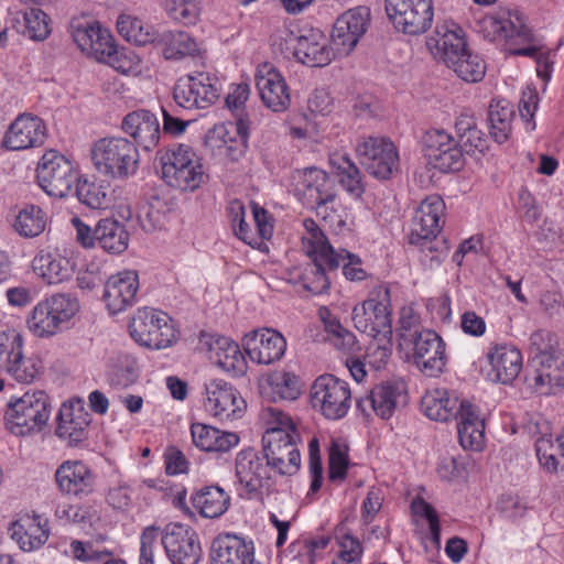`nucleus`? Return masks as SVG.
Masks as SVG:
<instances>
[{"label": "nucleus", "instance_id": "nucleus-58", "mask_svg": "<svg viewBox=\"0 0 564 564\" xmlns=\"http://www.w3.org/2000/svg\"><path fill=\"white\" fill-rule=\"evenodd\" d=\"M102 28L96 21H73L70 24V33L74 42L82 52L89 55L94 48L96 36L100 33Z\"/></svg>", "mask_w": 564, "mask_h": 564}, {"label": "nucleus", "instance_id": "nucleus-27", "mask_svg": "<svg viewBox=\"0 0 564 564\" xmlns=\"http://www.w3.org/2000/svg\"><path fill=\"white\" fill-rule=\"evenodd\" d=\"M122 131L133 139V143L145 151L154 149L160 141V123L156 116L147 109L127 113L121 122Z\"/></svg>", "mask_w": 564, "mask_h": 564}, {"label": "nucleus", "instance_id": "nucleus-38", "mask_svg": "<svg viewBox=\"0 0 564 564\" xmlns=\"http://www.w3.org/2000/svg\"><path fill=\"white\" fill-rule=\"evenodd\" d=\"M33 269L48 284H58L72 276L74 262L57 252L41 251L33 260Z\"/></svg>", "mask_w": 564, "mask_h": 564}, {"label": "nucleus", "instance_id": "nucleus-39", "mask_svg": "<svg viewBox=\"0 0 564 564\" xmlns=\"http://www.w3.org/2000/svg\"><path fill=\"white\" fill-rule=\"evenodd\" d=\"M11 26L18 33L33 41H44L51 30L48 26V17L40 8H29L24 11H18L11 18Z\"/></svg>", "mask_w": 564, "mask_h": 564}, {"label": "nucleus", "instance_id": "nucleus-6", "mask_svg": "<svg viewBox=\"0 0 564 564\" xmlns=\"http://www.w3.org/2000/svg\"><path fill=\"white\" fill-rule=\"evenodd\" d=\"M78 311L76 299L54 294L39 302L28 319L29 329L39 337L56 334Z\"/></svg>", "mask_w": 564, "mask_h": 564}, {"label": "nucleus", "instance_id": "nucleus-63", "mask_svg": "<svg viewBox=\"0 0 564 564\" xmlns=\"http://www.w3.org/2000/svg\"><path fill=\"white\" fill-rule=\"evenodd\" d=\"M250 88L248 84L236 85L226 96L225 102L227 108L232 112L235 122L242 119L249 123L247 113L245 112V104L248 100Z\"/></svg>", "mask_w": 564, "mask_h": 564}, {"label": "nucleus", "instance_id": "nucleus-40", "mask_svg": "<svg viewBox=\"0 0 564 564\" xmlns=\"http://www.w3.org/2000/svg\"><path fill=\"white\" fill-rule=\"evenodd\" d=\"M96 245L110 253H122L128 248L129 235L124 226L116 219L105 218L95 227Z\"/></svg>", "mask_w": 564, "mask_h": 564}, {"label": "nucleus", "instance_id": "nucleus-57", "mask_svg": "<svg viewBox=\"0 0 564 564\" xmlns=\"http://www.w3.org/2000/svg\"><path fill=\"white\" fill-rule=\"evenodd\" d=\"M369 20L370 10L367 7L360 6L343 13L336 20V23L341 30H346V32H349L351 35L361 37L368 29Z\"/></svg>", "mask_w": 564, "mask_h": 564}, {"label": "nucleus", "instance_id": "nucleus-64", "mask_svg": "<svg viewBox=\"0 0 564 564\" xmlns=\"http://www.w3.org/2000/svg\"><path fill=\"white\" fill-rule=\"evenodd\" d=\"M360 37L351 35L346 30H341L335 22L330 40V48L334 57L347 56L356 47Z\"/></svg>", "mask_w": 564, "mask_h": 564}, {"label": "nucleus", "instance_id": "nucleus-28", "mask_svg": "<svg viewBox=\"0 0 564 564\" xmlns=\"http://www.w3.org/2000/svg\"><path fill=\"white\" fill-rule=\"evenodd\" d=\"M89 423L90 415L85 411L80 400L64 403L57 415L55 433L69 445H77L87 438Z\"/></svg>", "mask_w": 564, "mask_h": 564}, {"label": "nucleus", "instance_id": "nucleus-53", "mask_svg": "<svg viewBox=\"0 0 564 564\" xmlns=\"http://www.w3.org/2000/svg\"><path fill=\"white\" fill-rule=\"evenodd\" d=\"M23 351V337L15 328L0 330V372H6L10 366L20 360Z\"/></svg>", "mask_w": 564, "mask_h": 564}, {"label": "nucleus", "instance_id": "nucleus-26", "mask_svg": "<svg viewBox=\"0 0 564 564\" xmlns=\"http://www.w3.org/2000/svg\"><path fill=\"white\" fill-rule=\"evenodd\" d=\"M256 86L263 104L275 112L284 111L290 105V94L282 75L265 63L258 67Z\"/></svg>", "mask_w": 564, "mask_h": 564}, {"label": "nucleus", "instance_id": "nucleus-24", "mask_svg": "<svg viewBox=\"0 0 564 564\" xmlns=\"http://www.w3.org/2000/svg\"><path fill=\"white\" fill-rule=\"evenodd\" d=\"M55 482L61 494L82 498L93 492L95 476L83 462L65 460L55 471Z\"/></svg>", "mask_w": 564, "mask_h": 564}, {"label": "nucleus", "instance_id": "nucleus-3", "mask_svg": "<svg viewBox=\"0 0 564 564\" xmlns=\"http://www.w3.org/2000/svg\"><path fill=\"white\" fill-rule=\"evenodd\" d=\"M51 415L48 395L42 391L25 392L8 403L4 421L8 430L19 436L40 432Z\"/></svg>", "mask_w": 564, "mask_h": 564}, {"label": "nucleus", "instance_id": "nucleus-29", "mask_svg": "<svg viewBox=\"0 0 564 564\" xmlns=\"http://www.w3.org/2000/svg\"><path fill=\"white\" fill-rule=\"evenodd\" d=\"M487 359L490 365L488 376L494 382L511 383L522 369V355L513 346L495 345L489 348Z\"/></svg>", "mask_w": 564, "mask_h": 564}, {"label": "nucleus", "instance_id": "nucleus-18", "mask_svg": "<svg viewBox=\"0 0 564 564\" xmlns=\"http://www.w3.org/2000/svg\"><path fill=\"white\" fill-rule=\"evenodd\" d=\"M205 410L220 420L240 416L246 406L234 386L223 379H212L205 383Z\"/></svg>", "mask_w": 564, "mask_h": 564}, {"label": "nucleus", "instance_id": "nucleus-37", "mask_svg": "<svg viewBox=\"0 0 564 564\" xmlns=\"http://www.w3.org/2000/svg\"><path fill=\"white\" fill-rule=\"evenodd\" d=\"M303 194L315 207L323 203H334L336 193L334 182L328 174L317 167H308L302 174Z\"/></svg>", "mask_w": 564, "mask_h": 564}, {"label": "nucleus", "instance_id": "nucleus-23", "mask_svg": "<svg viewBox=\"0 0 564 564\" xmlns=\"http://www.w3.org/2000/svg\"><path fill=\"white\" fill-rule=\"evenodd\" d=\"M494 32L506 41L507 51L511 55L529 57L536 55L538 47L532 44L533 35L522 14L510 13L508 19L495 21Z\"/></svg>", "mask_w": 564, "mask_h": 564}, {"label": "nucleus", "instance_id": "nucleus-41", "mask_svg": "<svg viewBox=\"0 0 564 564\" xmlns=\"http://www.w3.org/2000/svg\"><path fill=\"white\" fill-rule=\"evenodd\" d=\"M212 359L221 369L236 376L246 371V359L237 343L228 337H219L210 345Z\"/></svg>", "mask_w": 564, "mask_h": 564}, {"label": "nucleus", "instance_id": "nucleus-52", "mask_svg": "<svg viewBox=\"0 0 564 564\" xmlns=\"http://www.w3.org/2000/svg\"><path fill=\"white\" fill-rule=\"evenodd\" d=\"M46 227V215L37 206L31 205L18 214L14 228L20 236L33 238L41 235Z\"/></svg>", "mask_w": 564, "mask_h": 564}, {"label": "nucleus", "instance_id": "nucleus-48", "mask_svg": "<svg viewBox=\"0 0 564 564\" xmlns=\"http://www.w3.org/2000/svg\"><path fill=\"white\" fill-rule=\"evenodd\" d=\"M513 107L509 101L502 99L491 101L488 109V123L491 138L503 143L508 140L511 132V122L513 119Z\"/></svg>", "mask_w": 564, "mask_h": 564}, {"label": "nucleus", "instance_id": "nucleus-31", "mask_svg": "<svg viewBox=\"0 0 564 564\" xmlns=\"http://www.w3.org/2000/svg\"><path fill=\"white\" fill-rule=\"evenodd\" d=\"M292 48L294 57L311 67L326 66L335 58L327 39L319 31L311 30L307 34L295 37Z\"/></svg>", "mask_w": 564, "mask_h": 564}, {"label": "nucleus", "instance_id": "nucleus-14", "mask_svg": "<svg viewBox=\"0 0 564 564\" xmlns=\"http://www.w3.org/2000/svg\"><path fill=\"white\" fill-rule=\"evenodd\" d=\"M386 12L403 33H424L433 21L432 0H386Z\"/></svg>", "mask_w": 564, "mask_h": 564}, {"label": "nucleus", "instance_id": "nucleus-47", "mask_svg": "<svg viewBox=\"0 0 564 564\" xmlns=\"http://www.w3.org/2000/svg\"><path fill=\"white\" fill-rule=\"evenodd\" d=\"M329 163L339 176V182L345 191L355 198H360L365 192L361 174L357 165L344 154H334Z\"/></svg>", "mask_w": 564, "mask_h": 564}, {"label": "nucleus", "instance_id": "nucleus-45", "mask_svg": "<svg viewBox=\"0 0 564 564\" xmlns=\"http://www.w3.org/2000/svg\"><path fill=\"white\" fill-rule=\"evenodd\" d=\"M158 42L162 45V53L166 59L178 61L187 56H195L199 52L196 40L183 31H164Z\"/></svg>", "mask_w": 564, "mask_h": 564}, {"label": "nucleus", "instance_id": "nucleus-17", "mask_svg": "<svg viewBox=\"0 0 564 564\" xmlns=\"http://www.w3.org/2000/svg\"><path fill=\"white\" fill-rule=\"evenodd\" d=\"M406 404L403 382L387 381L376 386L365 398L357 400V409L365 417L375 413L382 420L390 419L399 406Z\"/></svg>", "mask_w": 564, "mask_h": 564}, {"label": "nucleus", "instance_id": "nucleus-51", "mask_svg": "<svg viewBox=\"0 0 564 564\" xmlns=\"http://www.w3.org/2000/svg\"><path fill=\"white\" fill-rule=\"evenodd\" d=\"M117 30L128 42L145 45L156 39L150 32V26L142 20L129 13H122L117 20Z\"/></svg>", "mask_w": 564, "mask_h": 564}, {"label": "nucleus", "instance_id": "nucleus-22", "mask_svg": "<svg viewBox=\"0 0 564 564\" xmlns=\"http://www.w3.org/2000/svg\"><path fill=\"white\" fill-rule=\"evenodd\" d=\"M45 139L44 121L37 116L22 113L9 126L2 143L8 150L20 151L41 147Z\"/></svg>", "mask_w": 564, "mask_h": 564}, {"label": "nucleus", "instance_id": "nucleus-42", "mask_svg": "<svg viewBox=\"0 0 564 564\" xmlns=\"http://www.w3.org/2000/svg\"><path fill=\"white\" fill-rule=\"evenodd\" d=\"M455 131L463 155L464 153L469 155L484 154L488 149V140L485 133L477 128L471 116L462 115L455 122Z\"/></svg>", "mask_w": 564, "mask_h": 564}, {"label": "nucleus", "instance_id": "nucleus-15", "mask_svg": "<svg viewBox=\"0 0 564 564\" xmlns=\"http://www.w3.org/2000/svg\"><path fill=\"white\" fill-rule=\"evenodd\" d=\"M161 543L172 564H198L202 558L198 534L187 524L169 523Z\"/></svg>", "mask_w": 564, "mask_h": 564}, {"label": "nucleus", "instance_id": "nucleus-44", "mask_svg": "<svg viewBox=\"0 0 564 564\" xmlns=\"http://www.w3.org/2000/svg\"><path fill=\"white\" fill-rule=\"evenodd\" d=\"M459 399L449 395L446 390L435 389L422 398V406L427 417L434 421L446 422L457 416Z\"/></svg>", "mask_w": 564, "mask_h": 564}, {"label": "nucleus", "instance_id": "nucleus-12", "mask_svg": "<svg viewBox=\"0 0 564 564\" xmlns=\"http://www.w3.org/2000/svg\"><path fill=\"white\" fill-rule=\"evenodd\" d=\"M403 343L410 344L415 366L427 377H437L446 365L445 343L431 329L415 330L404 334Z\"/></svg>", "mask_w": 564, "mask_h": 564}, {"label": "nucleus", "instance_id": "nucleus-1", "mask_svg": "<svg viewBox=\"0 0 564 564\" xmlns=\"http://www.w3.org/2000/svg\"><path fill=\"white\" fill-rule=\"evenodd\" d=\"M426 46L435 58L444 62L463 80L477 83L484 78L485 62L467 47L463 29L454 22L437 25Z\"/></svg>", "mask_w": 564, "mask_h": 564}, {"label": "nucleus", "instance_id": "nucleus-54", "mask_svg": "<svg viewBox=\"0 0 564 564\" xmlns=\"http://www.w3.org/2000/svg\"><path fill=\"white\" fill-rule=\"evenodd\" d=\"M75 195L77 199L91 209H100L108 206L109 199L101 185L79 180L75 183Z\"/></svg>", "mask_w": 564, "mask_h": 564}, {"label": "nucleus", "instance_id": "nucleus-19", "mask_svg": "<svg viewBox=\"0 0 564 564\" xmlns=\"http://www.w3.org/2000/svg\"><path fill=\"white\" fill-rule=\"evenodd\" d=\"M426 156L443 173L457 172L464 166L462 149L444 130L429 131L424 137Z\"/></svg>", "mask_w": 564, "mask_h": 564}, {"label": "nucleus", "instance_id": "nucleus-50", "mask_svg": "<svg viewBox=\"0 0 564 564\" xmlns=\"http://www.w3.org/2000/svg\"><path fill=\"white\" fill-rule=\"evenodd\" d=\"M234 126L237 133V137L235 138H226L228 131L225 126L216 128L215 132L218 138L223 140L226 156L231 161L237 162L245 155L248 148L249 123L239 119Z\"/></svg>", "mask_w": 564, "mask_h": 564}, {"label": "nucleus", "instance_id": "nucleus-61", "mask_svg": "<svg viewBox=\"0 0 564 564\" xmlns=\"http://www.w3.org/2000/svg\"><path fill=\"white\" fill-rule=\"evenodd\" d=\"M270 384L281 400L293 401L300 394L297 378L289 372L275 375L270 379Z\"/></svg>", "mask_w": 564, "mask_h": 564}, {"label": "nucleus", "instance_id": "nucleus-11", "mask_svg": "<svg viewBox=\"0 0 564 564\" xmlns=\"http://www.w3.org/2000/svg\"><path fill=\"white\" fill-rule=\"evenodd\" d=\"M220 96L219 80L208 73H196L180 78L173 90L177 106L184 109H206Z\"/></svg>", "mask_w": 564, "mask_h": 564}, {"label": "nucleus", "instance_id": "nucleus-4", "mask_svg": "<svg viewBox=\"0 0 564 564\" xmlns=\"http://www.w3.org/2000/svg\"><path fill=\"white\" fill-rule=\"evenodd\" d=\"M163 181L180 191L193 192L205 180V172L195 152L187 145L180 144L160 156Z\"/></svg>", "mask_w": 564, "mask_h": 564}, {"label": "nucleus", "instance_id": "nucleus-25", "mask_svg": "<svg viewBox=\"0 0 564 564\" xmlns=\"http://www.w3.org/2000/svg\"><path fill=\"white\" fill-rule=\"evenodd\" d=\"M139 276L135 271L126 270L111 275L105 283L104 301L111 314H118L135 302Z\"/></svg>", "mask_w": 564, "mask_h": 564}, {"label": "nucleus", "instance_id": "nucleus-32", "mask_svg": "<svg viewBox=\"0 0 564 564\" xmlns=\"http://www.w3.org/2000/svg\"><path fill=\"white\" fill-rule=\"evenodd\" d=\"M532 362L536 367L533 377V388L536 392L552 394L564 387V358L560 352L532 357Z\"/></svg>", "mask_w": 564, "mask_h": 564}, {"label": "nucleus", "instance_id": "nucleus-16", "mask_svg": "<svg viewBox=\"0 0 564 564\" xmlns=\"http://www.w3.org/2000/svg\"><path fill=\"white\" fill-rule=\"evenodd\" d=\"M445 204L441 196L430 195L417 207L409 235V243L419 246L422 251L429 249L431 241L442 229Z\"/></svg>", "mask_w": 564, "mask_h": 564}, {"label": "nucleus", "instance_id": "nucleus-20", "mask_svg": "<svg viewBox=\"0 0 564 564\" xmlns=\"http://www.w3.org/2000/svg\"><path fill=\"white\" fill-rule=\"evenodd\" d=\"M242 346L253 362L270 365L284 356L286 340L273 328H261L245 335Z\"/></svg>", "mask_w": 564, "mask_h": 564}, {"label": "nucleus", "instance_id": "nucleus-7", "mask_svg": "<svg viewBox=\"0 0 564 564\" xmlns=\"http://www.w3.org/2000/svg\"><path fill=\"white\" fill-rule=\"evenodd\" d=\"M355 327L369 337L392 336L390 290L379 288L361 305L352 310Z\"/></svg>", "mask_w": 564, "mask_h": 564}, {"label": "nucleus", "instance_id": "nucleus-59", "mask_svg": "<svg viewBox=\"0 0 564 564\" xmlns=\"http://www.w3.org/2000/svg\"><path fill=\"white\" fill-rule=\"evenodd\" d=\"M535 452L540 464L549 471H556L564 468V456L556 451V441L551 436H541L535 442Z\"/></svg>", "mask_w": 564, "mask_h": 564}, {"label": "nucleus", "instance_id": "nucleus-9", "mask_svg": "<svg viewBox=\"0 0 564 564\" xmlns=\"http://www.w3.org/2000/svg\"><path fill=\"white\" fill-rule=\"evenodd\" d=\"M36 178L40 187L51 197L63 198L78 181L73 164L56 151H47L41 158Z\"/></svg>", "mask_w": 564, "mask_h": 564}, {"label": "nucleus", "instance_id": "nucleus-13", "mask_svg": "<svg viewBox=\"0 0 564 564\" xmlns=\"http://www.w3.org/2000/svg\"><path fill=\"white\" fill-rule=\"evenodd\" d=\"M360 164L378 180H388L399 166L395 145L386 138L368 137L356 147Z\"/></svg>", "mask_w": 564, "mask_h": 564}, {"label": "nucleus", "instance_id": "nucleus-35", "mask_svg": "<svg viewBox=\"0 0 564 564\" xmlns=\"http://www.w3.org/2000/svg\"><path fill=\"white\" fill-rule=\"evenodd\" d=\"M254 558L253 546L235 534L218 535L212 543V564H246Z\"/></svg>", "mask_w": 564, "mask_h": 564}, {"label": "nucleus", "instance_id": "nucleus-62", "mask_svg": "<svg viewBox=\"0 0 564 564\" xmlns=\"http://www.w3.org/2000/svg\"><path fill=\"white\" fill-rule=\"evenodd\" d=\"M372 341L367 348V358L370 365L375 368L380 369L383 367L391 356V340L392 336H378L371 337Z\"/></svg>", "mask_w": 564, "mask_h": 564}, {"label": "nucleus", "instance_id": "nucleus-36", "mask_svg": "<svg viewBox=\"0 0 564 564\" xmlns=\"http://www.w3.org/2000/svg\"><path fill=\"white\" fill-rule=\"evenodd\" d=\"M191 434L193 444L205 452L227 453L240 441L234 432L221 431L203 423H193Z\"/></svg>", "mask_w": 564, "mask_h": 564}, {"label": "nucleus", "instance_id": "nucleus-33", "mask_svg": "<svg viewBox=\"0 0 564 564\" xmlns=\"http://www.w3.org/2000/svg\"><path fill=\"white\" fill-rule=\"evenodd\" d=\"M457 432L460 445L465 449L479 451L484 444V420L477 408L467 400H459L457 406Z\"/></svg>", "mask_w": 564, "mask_h": 564}, {"label": "nucleus", "instance_id": "nucleus-10", "mask_svg": "<svg viewBox=\"0 0 564 564\" xmlns=\"http://www.w3.org/2000/svg\"><path fill=\"white\" fill-rule=\"evenodd\" d=\"M300 434H283L281 431H265L262 436V449L270 469L280 475L292 476L301 466L297 447Z\"/></svg>", "mask_w": 564, "mask_h": 564}, {"label": "nucleus", "instance_id": "nucleus-60", "mask_svg": "<svg viewBox=\"0 0 564 564\" xmlns=\"http://www.w3.org/2000/svg\"><path fill=\"white\" fill-rule=\"evenodd\" d=\"M267 422L265 431H281L283 434H300L296 422L284 411L276 406H269L263 411Z\"/></svg>", "mask_w": 564, "mask_h": 564}, {"label": "nucleus", "instance_id": "nucleus-2", "mask_svg": "<svg viewBox=\"0 0 564 564\" xmlns=\"http://www.w3.org/2000/svg\"><path fill=\"white\" fill-rule=\"evenodd\" d=\"M91 159L100 174L116 180L134 175L140 162L138 147L123 137L98 140L91 148Z\"/></svg>", "mask_w": 564, "mask_h": 564}, {"label": "nucleus", "instance_id": "nucleus-8", "mask_svg": "<svg viewBox=\"0 0 564 564\" xmlns=\"http://www.w3.org/2000/svg\"><path fill=\"white\" fill-rule=\"evenodd\" d=\"M311 403L327 420H340L350 409L349 386L333 375L321 376L311 388Z\"/></svg>", "mask_w": 564, "mask_h": 564}, {"label": "nucleus", "instance_id": "nucleus-5", "mask_svg": "<svg viewBox=\"0 0 564 564\" xmlns=\"http://www.w3.org/2000/svg\"><path fill=\"white\" fill-rule=\"evenodd\" d=\"M131 337L141 346L163 349L176 340L171 317L154 308H139L129 324Z\"/></svg>", "mask_w": 564, "mask_h": 564}, {"label": "nucleus", "instance_id": "nucleus-21", "mask_svg": "<svg viewBox=\"0 0 564 564\" xmlns=\"http://www.w3.org/2000/svg\"><path fill=\"white\" fill-rule=\"evenodd\" d=\"M268 462L263 463L253 448L240 451L236 456L235 473L243 494L241 497L252 499L263 487L264 481L270 478Z\"/></svg>", "mask_w": 564, "mask_h": 564}, {"label": "nucleus", "instance_id": "nucleus-30", "mask_svg": "<svg viewBox=\"0 0 564 564\" xmlns=\"http://www.w3.org/2000/svg\"><path fill=\"white\" fill-rule=\"evenodd\" d=\"M313 261L308 263L302 275L303 288L313 295L325 293L330 286L329 274L339 268V256L335 252L310 253Z\"/></svg>", "mask_w": 564, "mask_h": 564}, {"label": "nucleus", "instance_id": "nucleus-49", "mask_svg": "<svg viewBox=\"0 0 564 564\" xmlns=\"http://www.w3.org/2000/svg\"><path fill=\"white\" fill-rule=\"evenodd\" d=\"M318 315L332 344L344 352L355 351L357 347L356 336L345 328L327 307H321Z\"/></svg>", "mask_w": 564, "mask_h": 564}, {"label": "nucleus", "instance_id": "nucleus-55", "mask_svg": "<svg viewBox=\"0 0 564 564\" xmlns=\"http://www.w3.org/2000/svg\"><path fill=\"white\" fill-rule=\"evenodd\" d=\"M165 10L174 21L193 25L199 19L200 4L198 0H165Z\"/></svg>", "mask_w": 564, "mask_h": 564}, {"label": "nucleus", "instance_id": "nucleus-43", "mask_svg": "<svg viewBox=\"0 0 564 564\" xmlns=\"http://www.w3.org/2000/svg\"><path fill=\"white\" fill-rule=\"evenodd\" d=\"M192 502L204 518L214 519L227 511L230 497L218 486H206L192 497Z\"/></svg>", "mask_w": 564, "mask_h": 564}, {"label": "nucleus", "instance_id": "nucleus-56", "mask_svg": "<svg viewBox=\"0 0 564 564\" xmlns=\"http://www.w3.org/2000/svg\"><path fill=\"white\" fill-rule=\"evenodd\" d=\"M42 361L34 356L25 357L24 352H20V360H17L4 372L21 383L33 382L42 372Z\"/></svg>", "mask_w": 564, "mask_h": 564}, {"label": "nucleus", "instance_id": "nucleus-34", "mask_svg": "<svg viewBox=\"0 0 564 564\" xmlns=\"http://www.w3.org/2000/svg\"><path fill=\"white\" fill-rule=\"evenodd\" d=\"M10 531L11 538L26 552L41 547L48 539L47 521L35 513L21 516Z\"/></svg>", "mask_w": 564, "mask_h": 564}, {"label": "nucleus", "instance_id": "nucleus-46", "mask_svg": "<svg viewBox=\"0 0 564 564\" xmlns=\"http://www.w3.org/2000/svg\"><path fill=\"white\" fill-rule=\"evenodd\" d=\"M89 56L112 66L121 73H127L131 68V63L123 52L117 50L112 35L106 29H102L96 36L94 48H91Z\"/></svg>", "mask_w": 564, "mask_h": 564}]
</instances>
